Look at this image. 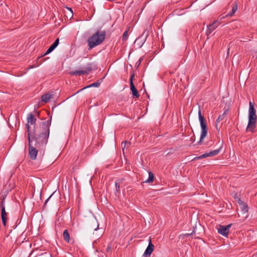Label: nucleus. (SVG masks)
Returning a JSON list of instances; mask_svg holds the SVG:
<instances>
[{
	"instance_id": "obj_3",
	"label": "nucleus",
	"mask_w": 257,
	"mask_h": 257,
	"mask_svg": "<svg viewBox=\"0 0 257 257\" xmlns=\"http://www.w3.org/2000/svg\"><path fill=\"white\" fill-rule=\"evenodd\" d=\"M105 33L104 31H97L93 34L87 40L88 46L92 49L101 44L105 39Z\"/></svg>"
},
{
	"instance_id": "obj_10",
	"label": "nucleus",
	"mask_w": 257,
	"mask_h": 257,
	"mask_svg": "<svg viewBox=\"0 0 257 257\" xmlns=\"http://www.w3.org/2000/svg\"><path fill=\"white\" fill-rule=\"evenodd\" d=\"M220 24V22L216 21L208 26L207 34L209 35L211 34L212 31L215 29Z\"/></svg>"
},
{
	"instance_id": "obj_13",
	"label": "nucleus",
	"mask_w": 257,
	"mask_h": 257,
	"mask_svg": "<svg viewBox=\"0 0 257 257\" xmlns=\"http://www.w3.org/2000/svg\"><path fill=\"white\" fill-rule=\"evenodd\" d=\"M52 94L51 93H47L42 96V101L45 103H47L52 98Z\"/></svg>"
},
{
	"instance_id": "obj_18",
	"label": "nucleus",
	"mask_w": 257,
	"mask_h": 257,
	"mask_svg": "<svg viewBox=\"0 0 257 257\" xmlns=\"http://www.w3.org/2000/svg\"><path fill=\"white\" fill-rule=\"evenodd\" d=\"M120 183L119 180H117L115 182V188H116V191H119V188H120Z\"/></svg>"
},
{
	"instance_id": "obj_8",
	"label": "nucleus",
	"mask_w": 257,
	"mask_h": 257,
	"mask_svg": "<svg viewBox=\"0 0 257 257\" xmlns=\"http://www.w3.org/2000/svg\"><path fill=\"white\" fill-rule=\"evenodd\" d=\"M134 77V74H133L130 78V86H131V90L132 92V94L134 96H136L137 97H139V94L137 90V89L136 88L133 82V79Z\"/></svg>"
},
{
	"instance_id": "obj_30",
	"label": "nucleus",
	"mask_w": 257,
	"mask_h": 257,
	"mask_svg": "<svg viewBox=\"0 0 257 257\" xmlns=\"http://www.w3.org/2000/svg\"><path fill=\"white\" fill-rule=\"evenodd\" d=\"M69 10H70V12L72 13V12L71 9H69Z\"/></svg>"
},
{
	"instance_id": "obj_12",
	"label": "nucleus",
	"mask_w": 257,
	"mask_h": 257,
	"mask_svg": "<svg viewBox=\"0 0 257 257\" xmlns=\"http://www.w3.org/2000/svg\"><path fill=\"white\" fill-rule=\"evenodd\" d=\"M238 199V202L239 204L240 208L242 212L244 213H246L248 211L247 206L246 205V204H245V203L242 202V201L240 199Z\"/></svg>"
},
{
	"instance_id": "obj_15",
	"label": "nucleus",
	"mask_w": 257,
	"mask_h": 257,
	"mask_svg": "<svg viewBox=\"0 0 257 257\" xmlns=\"http://www.w3.org/2000/svg\"><path fill=\"white\" fill-rule=\"evenodd\" d=\"M237 5L236 3H234L233 4V5L232 7V10H231V12L230 13H229L228 14L227 16H232L233 14H235V13L236 12V11L237 10Z\"/></svg>"
},
{
	"instance_id": "obj_20",
	"label": "nucleus",
	"mask_w": 257,
	"mask_h": 257,
	"mask_svg": "<svg viewBox=\"0 0 257 257\" xmlns=\"http://www.w3.org/2000/svg\"><path fill=\"white\" fill-rule=\"evenodd\" d=\"M55 49V48H54L52 45H51L49 48V49L47 50V51L46 52L45 55H47L49 53H50L51 52H52L54 49Z\"/></svg>"
},
{
	"instance_id": "obj_26",
	"label": "nucleus",
	"mask_w": 257,
	"mask_h": 257,
	"mask_svg": "<svg viewBox=\"0 0 257 257\" xmlns=\"http://www.w3.org/2000/svg\"><path fill=\"white\" fill-rule=\"evenodd\" d=\"M51 196H52V195H51V196H50V197H49V198H48L46 200V201H45V204L48 202V200H49V199L50 198V197H51Z\"/></svg>"
},
{
	"instance_id": "obj_11",
	"label": "nucleus",
	"mask_w": 257,
	"mask_h": 257,
	"mask_svg": "<svg viewBox=\"0 0 257 257\" xmlns=\"http://www.w3.org/2000/svg\"><path fill=\"white\" fill-rule=\"evenodd\" d=\"M1 215H2V220L3 224L4 226L6 225L7 223V213L6 212L5 210V207L4 205H2L1 206Z\"/></svg>"
},
{
	"instance_id": "obj_16",
	"label": "nucleus",
	"mask_w": 257,
	"mask_h": 257,
	"mask_svg": "<svg viewBox=\"0 0 257 257\" xmlns=\"http://www.w3.org/2000/svg\"><path fill=\"white\" fill-rule=\"evenodd\" d=\"M154 176L152 172H149L148 179L147 180H146L145 181V182L147 183H152L154 181Z\"/></svg>"
},
{
	"instance_id": "obj_22",
	"label": "nucleus",
	"mask_w": 257,
	"mask_h": 257,
	"mask_svg": "<svg viewBox=\"0 0 257 257\" xmlns=\"http://www.w3.org/2000/svg\"><path fill=\"white\" fill-rule=\"evenodd\" d=\"M226 113H227V112H226V111H225V112H224V113H223L222 115H220V116L218 117L217 119L216 120V121H217V122H219V121H220V120H222V119L224 118V115H226Z\"/></svg>"
},
{
	"instance_id": "obj_25",
	"label": "nucleus",
	"mask_w": 257,
	"mask_h": 257,
	"mask_svg": "<svg viewBox=\"0 0 257 257\" xmlns=\"http://www.w3.org/2000/svg\"><path fill=\"white\" fill-rule=\"evenodd\" d=\"M127 31H126L124 32L123 34V40H125L127 39Z\"/></svg>"
},
{
	"instance_id": "obj_19",
	"label": "nucleus",
	"mask_w": 257,
	"mask_h": 257,
	"mask_svg": "<svg viewBox=\"0 0 257 257\" xmlns=\"http://www.w3.org/2000/svg\"><path fill=\"white\" fill-rule=\"evenodd\" d=\"M55 49V48H54L52 45H51L49 48V49L47 50V51L46 52L45 55H47L49 53H50L51 52H52L54 49Z\"/></svg>"
},
{
	"instance_id": "obj_4",
	"label": "nucleus",
	"mask_w": 257,
	"mask_h": 257,
	"mask_svg": "<svg viewBox=\"0 0 257 257\" xmlns=\"http://www.w3.org/2000/svg\"><path fill=\"white\" fill-rule=\"evenodd\" d=\"M198 117L201 126V135L199 140V143L203 141L204 139L206 137L207 133V128L206 121L204 117L201 115L200 109L198 110Z\"/></svg>"
},
{
	"instance_id": "obj_27",
	"label": "nucleus",
	"mask_w": 257,
	"mask_h": 257,
	"mask_svg": "<svg viewBox=\"0 0 257 257\" xmlns=\"http://www.w3.org/2000/svg\"><path fill=\"white\" fill-rule=\"evenodd\" d=\"M142 257H150V256H148L147 255H145V254H143Z\"/></svg>"
},
{
	"instance_id": "obj_7",
	"label": "nucleus",
	"mask_w": 257,
	"mask_h": 257,
	"mask_svg": "<svg viewBox=\"0 0 257 257\" xmlns=\"http://www.w3.org/2000/svg\"><path fill=\"white\" fill-rule=\"evenodd\" d=\"M36 118L34 117V116H33V115H32V114H29L28 116V117H27V123L26 124V126H27V131L28 132V134L29 133L30 134H31L30 133V125H35V123H36ZM31 136V135H30Z\"/></svg>"
},
{
	"instance_id": "obj_5",
	"label": "nucleus",
	"mask_w": 257,
	"mask_h": 257,
	"mask_svg": "<svg viewBox=\"0 0 257 257\" xmlns=\"http://www.w3.org/2000/svg\"><path fill=\"white\" fill-rule=\"evenodd\" d=\"M230 226L231 224L226 226L219 225L217 228L218 232L224 236H226L229 233Z\"/></svg>"
},
{
	"instance_id": "obj_14",
	"label": "nucleus",
	"mask_w": 257,
	"mask_h": 257,
	"mask_svg": "<svg viewBox=\"0 0 257 257\" xmlns=\"http://www.w3.org/2000/svg\"><path fill=\"white\" fill-rule=\"evenodd\" d=\"M221 148V147H220L218 149L210 151L209 153H205V155L207 156V157L214 156L215 155H217L220 152Z\"/></svg>"
},
{
	"instance_id": "obj_29",
	"label": "nucleus",
	"mask_w": 257,
	"mask_h": 257,
	"mask_svg": "<svg viewBox=\"0 0 257 257\" xmlns=\"http://www.w3.org/2000/svg\"><path fill=\"white\" fill-rule=\"evenodd\" d=\"M124 146L125 147V145H126V144H127V143H126V142H124Z\"/></svg>"
},
{
	"instance_id": "obj_24",
	"label": "nucleus",
	"mask_w": 257,
	"mask_h": 257,
	"mask_svg": "<svg viewBox=\"0 0 257 257\" xmlns=\"http://www.w3.org/2000/svg\"><path fill=\"white\" fill-rule=\"evenodd\" d=\"M100 83L98 82H95L91 84H90L89 86H88V87H98Z\"/></svg>"
},
{
	"instance_id": "obj_28",
	"label": "nucleus",
	"mask_w": 257,
	"mask_h": 257,
	"mask_svg": "<svg viewBox=\"0 0 257 257\" xmlns=\"http://www.w3.org/2000/svg\"><path fill=\"white\" fill-rule=\"evenodd\" d=\"M141 60H139V62H138L139 65L141 63Z\"/></svg>"
},
{
	"instance_id": "obj_2",
	"label": "nucleus",
	"mask_w": 257,
	"mask_h": 257,
	"mask_svg": "<svg viewBox=\"0 0 257 257\" xmlns=\"http://www.w3.org/2000/svg\"><path fill=\"white\" fill-rule=\"evenodd\" d=\"M257 120V115L256 114V110L255 109L253 103L250 101L249 103L248 109V120L246 128V131L253 133L255 128Z\"/></svg>"
},
{
	"instance_id": "obj_21",
	"label": "nucleus",
	"mask_w": 257,
	"mask_h": 257,
	"mask_svg": "<svg viewBox=\"0 0 257 257\" xmlns=\"http://www.w3.org/2000/svg\"><path fill=\"white\" fill-rule=\"evenodd\" d=\"M207 158V156L205 155V153L203 154V155H200L199 156L195 157L193 159V160H197L201 159H203V158Z\"/></svg>"
},
{
	"instance_id": "obj_17",
	"label": "nucleus",
	"mask_w": 257,
	"mask_h": 257,
	"mask_svg": "<svg viewBox=\"0 0 257 257\" xmlns=\"http://www.w3.org/2000/svg\"><path fill=\"white\" fill-rule=\"evenodd\" d=\"M63 236L65 241L69 242L70 241V236L67 230L66 229L63 231Z\"/></svg>"
},
{
	"instance_id": "obj_23",
	"label": "nucleus",
	"mask_w": 257,
	"mask_h": 257,
	"mask_svg": "<svg viewBox=\"0 0 257 257\" xmlns=\"http://www.w3.org/2000/svg\"><path fill=\"white\" fill-rule=\"evenodd\" d=\"M59 39H57L55 42L52 44V45L54 47V48H56L57 47V46L59 44Z\"/></svg>"
},
{
	"instance_id": "obj_6",
	"label": "nucleus",
	"mask_w": 257,
	"mask_h": 257,
	"mask_svg": "<svg viewBox=\"0 0 257 257\" xmlns=\"http://www.w3.org/2000/svg\"><path fill=\"white\" fill-rule=\"evenodd\" d=\"M92 70V68L90 65H88L86 67H84L83 69L81 70L74 71L71 72L72 75H81L83 74H87L89 72Z\"/></svg>"
},
{
	"instance_id": "obj_9",
	"label": "nucleus",
	"mask_w": 257,
	"mask_h": 257,
	"mask_svg": "<svg viewBox=\"0 0 257 257\" xmlns=\"http://www.w3.org/2000/svg\"><path fill=\"white\" fill-rule=\"evenodd\" d=\"M154 249V246L151 242V240H150L149 244L147 248L146 249L144 254L147 255L148 256H151L152 253Z\"/></svg>"
},
{
	"instance_id": "obj_1",
	"label": "nucleus",
	"mask_w": 257,
	"mask_h": 257,
	"mask_svg": "<svg viewBox=\"0 0 257 257\" xmlns=\"http://www.w3.org/2000/svg\"><path fill=\"white\" fill-rule=\"evenodd\" d=\"M50 125V123H49L48 121L43 122L42 124L43 131L38 135V136L37 138H32V136L30 135L29 133L28 135L29 147V154L30 158L32 159L35 160L36 159L38 154V151L34 146H33V140H35L36 142L38 141L42 143H46L49 136Z\"/></svg>"
}]
</instances>
